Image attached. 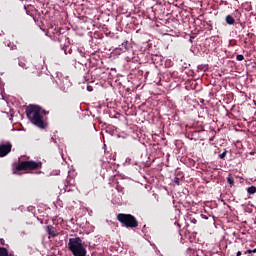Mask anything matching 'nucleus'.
Masks as SVG:
<instances>
[{"label": "nucleus", "instance_id": "nucleus-1", "mask_svg": "<svg viewBox=\"0 0 256 256\" xmlns=\"http://www.w3.org/2000/svg\"><path fill=\"white\" fill-rule=\"evenodd\" d=\"M26 115L33 125L39 127V129H45V122L43 121L45 110H43L40 106L30 104L26 109Z\"/></svg>", "mask_w": 256, "mask_h": 256}, {"label": "nucleus", "instance_id": "nucleus-2", "mask_svg": "<svg viewBox=\"0 0 256 256\" xmlns=\"http://www.w3.org/2000/svg\"><path fill=\"white\" fill-rule=\"evenodd\" d=\"M68 249L74 256H87V248H85L83 240L79 237L69 239Z\"/></svg>", "mask_w": 256, "mask_h": 256}, {"label": "nucleus", "instance_id": "nucleus-3", "mask_svg": "<svg viewBox=\"0 0 256 256\" xmlns=\"http://www.w3.org/2000/svg\"><path fill=\"white\" fill-rule=\"evenodd\" d=\"M117 220L119 223L124 225V227H129L130 229H134L135 227L139 226L137 218L131 214H118Z\"/></svg>", "mask_w": 256, "mask_h": 256}, {"label": "nucleus", "instance_id": "nucleus-4", "mask_svg": "<svg viewBox=\"0 0 256 256\" xmlns=\"http://www.w3.org/2000/svg\"><path fill=\"white\" fill-rule=\"evenodd\" d=\"M41 163L35 161H23L17 166L18 171H31L33 169H39Z\"/></svg>", "mask_w": 256, "mask_h": 256}, {"label": "nucleus", "instance_id": "nucleus-5", "mask_svg": "<svg viewBox=\"0 0 256 256\" xmlns=\"http://www.w3.org/2000/svg\"><path fill=\"white\" fill-rule=\"evenodd\" d=\"M56 83L60 86V89H62V91H67V89L71 87V81H69V78L63 77L61 74L60 76L59 74L57 75Z\"/></svg>", "mask_w": 256, "mask_h": 256}, {"label": "nucleus", "instance_id": "nucleus-6", "mask_svg": "<svg viewBox=\"0 0 256 256\" xmlns=\"http://www.w3.org/2000/svg\"><path fill=\"white\" fill-rule=\"evenodd\" d=\"M11 149H13V145L11 142H7L6 144H0V157H7L9 153H11Z\"/></svg>", "mask_w": 256, "mask_h": 256}, {"label": "nucleus", "instance_id": "nucleus-7", "mask_svg": "<svg viewBox=\"0 0 256 256\" xmlns=\"http://www.w3.org/2000/svg\"><path fill=\"white\" fill-rule=\"evenodd\" d=\"M46 231L51 237H57V233L55 232V228L53 226H47Z\"/></svg>", "mask_w": 256, "mask_h": 256}, {"label": "nucleus", "instance_id": "nucleus-8", "mask_svg": "<svg viewBox=\"0 0 256 256\" xmlns=\"http://www.w3.org/2000/svg\"><path fill=\"white\" fill-rule=\"evenodd\" d=\"M226 23L228 25H235V18H233V16H231V15H227L226 16Z\"/></svg>", "mask_w": 256, "mask_h": 256}, {"label": "nucleus", "instance_id": "nucleus-9", "mask_svg": "<svg viewBox=\"0 0 256 256\" xmlns=\"http://www.w3.org/2000/svg\"><path fill=\"white\" fill-rule=\"evenodd\" d=\"M0 256H13V255L9 254V251H7V248L1 247L0 248Z\"/></svg>", "mask_w": 256, "mask_h": 256}, {"label": "nucleus", "instance_id": "nucleus-10", "mask_svg": "<svg viewBox=\"0 0 256 256\" xmlns=\"http://www.w3.org/2000/svg\"><path fill=\"white\" fill-rule=\"evenodd\" d=\"M247 193H249V195H255V193H256V187H255V186H250V187L247 189Z\"/></svg>", "mask_w": 256, "mask_h": 256}, {"label": "nucleus", "instance_id": "nucleus-11", "mask_svg": "<svg viewBox=\"0 0 256 256\" xmlns=\"http://www.w3.org/2000/svg\"><path fill=\"white\" fill-rule=\"evenodd\" d=\"M227 183L231 186L235 185V180H233L232 176H228Z\"/></svg>", "mask_w": 256, "mask_h": 256}, {"label": "nucleus", "instance_id": "nucleus-12", "mask_svg": "<svg viewBox=\"0 0 256 256\" xmlns=\"http://www.w3.org/2000/svg\"><path fill=\"white\" fill-rule=\"evenodd\" d=\"M19 67H22V69H27V63L25 61H19Z\"/></svg>", "mask_w": 256, "mask_h": 256}, {"label": "nucleus", "instance_id": "nucleus-13", "mask_svg": "<svg viewBox=\"0 0 256 256\" xmlns=\"http://www.w3.org/2000/svg\"><path fill=\"white\" fill-rule=\"evenodd\" d=\"M245 59V56H243L242 54H238L236 56V61H243Z\"/></svg>", "mask_w": 256, "mask_h": 256}, {"label": "nucleus", "instance_id": "nucleus-14", "mask_svg": "<svg viewBox=\"0 0 256 256\" xmlns=\"http://www.w3.org/2000/svg\"><path fill=\"white\" fill-rule=\"evenodd\" d=\"M7 46L10 47V49H17V46L12 42L7 43Z\"/></svg>", "mask_w": 256, "mask_h": 256}, {"label": "nucleus", "instance_id": "nucleus-15", "mask_svg": "<svg viewBox=\"0 0 256 256\" xmlns=\"http://www.w3.org/2000/svg\"><path fill=\"white\" fill-rule=\"evenodd\" d=\"M225 157H227V150H225L223 153L219 155L220 159H225Z\"/></svg>", "mask_w": 256, "mask_h": 256}, {"label": "nucleus", "instance_id": "nucleus-16", "mask_svg": "<svg viewBox=\"0 0 256 256\" xmlns=\"http://www.w3.org/2000/svg\"><path fill=\"white\" fill-rule=\"evenodd\" d=\"M174 183H175L176 185H180L181 179H179V177H175V178H174Z\"/></svg>", "mask_w": 256, "mask_h": 256}, {"label": "nucleus", "instance_id": "nucleus-17", "mask_svg": "<svg viewBox=\"0 0 256 256\" xmlns=\"http://www.w3.org/2000/svg\"><path fill=\"white\" fill-rule=\"evenodd\" d=\"M247 253H253V250L249 249L244 252L245 255H247Z\"/></svg>", "mask_w": 256, "mask_h": 256}, {"label": "nucleus", "instance_id": "nucleus-18", "mask_svg": "<svg viewBox=\"0 0 256 256\" xmlns=\"http://www.w3.org/2000/svg\"><path fill=\"white\" fill-rule=\"evenodd\" d=\"M87 91H93V87L92 86H87Z\"/></svg>", "mask_w": 256, "mask_h": 256}, {"label": "nucleus", "instance_id": "nucleus-19", "mask_svg": "<svg viewBox=\"0 0 256 256\" xmlns=\"http://www.w3.org/2000/svg\"><path fill=\"white\" fill-rule=\"evenodd\" d=\"M0 243H1V245H5V240L4 239H0Z\"/></svg>", "mask_w": 256, "mask_h": 256}, {"label": "nucleus", "instance_id": "nucleus-20", "mask_svg": "<svg viewBox=\"0 0 256 256\" xmlns=\"http://www.w3.org/2000/svg\"><path fill=\"white\" fill-rule=\"evenodd\" d=\"M127 43H128L127 41H125V42L123 43L125 49H127Z\"/></svg>", "mask_w": 256, "mask_h": 256}, {"label": "nucleus", "instance_id": "nucleus-21", "mask_svg": "<svg viewBox=\"0 0 256 256\" xmlns=\"http://www.w3.org/2000/svg\"><path fill=\"white\" fill-rule=\"evenodd\" d=\"M236 256H241V251H238V252L236 253Z\"/></svg>", "mask_w": 256, "mask_h": 256}, {"label": "nucleus", "instance_id": "nucleus-22", "mask_svg": "<svg viewBox=\"0 0 256 256\" xmlns=\"http://www.w3.org/2000/svg\"><path fill=\"white\" fill-rule=\"evenodd\" d=\"M252 253H256V248L252 250Z\"/></svg>", "mask_w": 256, "mask_h": 256}]
</instances>
